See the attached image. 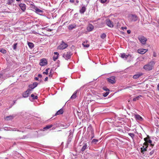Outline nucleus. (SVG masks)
<instances>
[{
    "label": "nucleus",
    "instance_id": "nucleus-1",
    "mask_svg": "<svg viewBox=\"0 0 159 159\" xmlns=\"http://www.w3.org/2000/svg\"><path fill=\"white\" fill-rule=\"evenodd\" d=\"M155 64L154 61H152L149 62L148 64L145 65L143 66V68L146 70H152Z\"/></svg>",
    "mask_w": 159,
    "mask_h": 159
},
{
    "label": "nucleus",
    "instance_id": "nucleus-2",
    "mask_svg": "<svg viewBox=\"0 0 159 159\" xmlns=\"http://www.w3.org/2000/svg\"><path fill=\"white\" fill-rule=\"evenodd\" d=\"M72 55V53L71 52L69 51L68 52L64 53L62 55V57L67 60L71 58V56Z\"/></svg>",
    "mask_w": 159,
    "mask_h": 159
},
{
    "label": "nucleus",
    "instance_id": "nucleus-3",
    "mask_svg": "<svg viewBox=\"0 0 159 159\" xmlns=\"http://www.w3.org/2000/svg\"><path fill=\"white\" fill-rule=\"evenodd\" d=\"M68 46L67 43H65L63 41H62L61 43L57 47L58 49H64L66 48Z\"/></svg>",
    "mask_w": 159,
    "mask_h": 159
},
{
    "label": "nucleus",
    "instance_id": "nucleus-4",
    "mask_svg": "<svg viewBox=\"0 0 159 159\" xmlns=\"http://www.w3.org/2000/svg\"><path fill=\"white\" fill-rule=\"evenodd\" d=\"M138 39L143 44H145L146 43L147 39L143 35H139L138 37Z\"/></svg>",
    "mask_w": 159,
    "mask_h": 159
},
{
    "label": "nucleus",
    "instance_id": "nucleus-5",
    "mask_svg": "<svg viewBox=\"0 0 159 159\" xmlns=\"http://www.w3.org/2000/svg\"><path fill=\"white\" fill-rule=\"evenodd\" d=\"M144 140L145 141V142L144 143H143V145L145 146H148V143H149L150 144L151 146L152 147L154 145V144H152V141L149 139V138L147 137L144 138Z\"/></svg>",
    "mask_w": 159,
    "mask_h": 159
},
{
    "label": "nucleus",
    "instance_id": "nucleus-6",
    "mask_svg": "<svg viewBox=\"0 0 159 159\" xmlns=\"http://www.w3.org/2000/svg\"><path fill=\"white\" fill-rule=\"evenodd\" d=\"M107 81L109 83L113 84L115 83V77L114 76H112L109 78L107 79Z\"/></svg>",
    "mask_w": 159,
    "mask_h": 159
},
{
    "label": "nucleus",
    "instance_id": "nucleus-7",
    "mask_svg": "<svg viewBox=\"0 0 159 159\" xmlns=\"http://www.w3.org/2000/svg\"><path fill=\"white\" fill-rule=\"evenodd\" d=\"M31 93V90L28 89L27 90L23 93L22 95L24 98H27L29 96V94Z\"/></svg>",
    "mask_w": 159,
    "mask_h": 159
},
{
    "label": "nucleus",
    "instance_id": "nucleus-8",
    "mask_svg": "<svg viewBox=\"0 0 159 159\" xmlns=\"http://www.w3.org/2000/svg\"><path fill=\"white\" fill-rule=\"evenodd\" d=\"M48 62L46 59L43 58L40 60L39 65L42 66H44L47 64Z\"/></svg>",
    "mask_w": 159,
    "mask_h": 159
},
{
    "label": "nucleus",
    "instance_id": "nucleus-9",
    "mask_svg": "<svg viewBox=\"0 0 159 159\" xmlns=\"http://www.w3.org/2000/svg\"><path fill=\"white\" fill-rule=\"evenodd\" d=\"M38 85V84L37 82L33 83L32 84H30L29 85V87L30 90L31 91L32 90L35 88Z\"/></svg>",
    "mask_w": 159,
    "mask_h": 159
},
{
    "label": "nucleus",
    "instance_id": "nucleus-10",
    "mask_svg": "<svg viewBox=\"0 0 159 159\" xmlns=\"http://www.w3.org/2000/svg\"><path fill=\"white\" fill-rule=\"evenodd\" d=\"M130 19L132 21H135L138 20V17L134 14H132L129 16Z\"/></svg>",
    "mask_w": 159,
    "mask_h": 159
},
{
    "label": "nucleus",
    "instance_id": "nucleus-11",
    "mask_svg": "<svg viewBox=\"0 0 159 159\" xmlns=\"http://www.w3.org/2000/svg\"><path fill=\"white\" fill-rule=\"evenodd\" d=\"M148 51V49H138V53L143 54H144L146 52Z\"/></svg>",
    "mask_w": 159,
    "mask_h": 159
},
{
    "label": "nucleus",
    "instance_id": "nucleus-12",
    "mask_svg": "<svg viewBox=\"0 0 159 159\" xmlns=\"http://www.w3.org/2000/svg\"><path fill=\"white\" fill-rule=\"evenodd\" d=\"M19 6L23 11H24L26 9V5L24 3H21L19 4Z\"/></svg>",
    "mask_w": 159,
    "mask_h": 159
},
{
    "label": "nucleus",
    "instance_id": "nucleus-13",
    "mask_svg": "<svg viewBox=\"0 0 159 159\" xmlns=\"http://www.w3.org/2000/svg\"><path fill=\"white\" fill-rule=\"evenodd\" d=\"M106 23L107 25L110 27H113V23L109 19L107 20L106 21Z\"/></svg>",
    "mask_w": 159,
    "mask_h": 159
},
{
    "label": "nucleus",
    "instance_id": "nucleus-14",
    "mask_svg": "<svg viewBox=\"0 0 159 159\" xmlns=\"http://www.w3.org/2000/svg\"><path fill=\"white\" fill-rule=\"evenodd\" d=\"M76 27V25L75 24H70L69 25L68 28L70 30H71Z\"/></svg>",
    "mask_w": 159,
    "mask_h": 159
},
{
    "label": "nucleus",
    "instance_id": "nucleus-15",
    "mask_svg": "<svg viewBox=\"0 0 159 159\" xmlns=\"http://www.w3.org/2000/svg\"><path fill=\"white\" fill-rule=\"evenodd\" d=\"M88 148V145L87 143H84L83 146L81 148V150L82 152L84 151L86 149Z\"/></svg>",
    "mask_w": 159,
    "mask_h": 159
},
{
    "label": "nucleus",
    "instance_id": "nucleus-16",
    "mask_svg": "<svg viewBox=\"0 0 159 159\" xmlns=\"http://www.w3.org/2000/svg\"><path fill=\"white\" fill-rule=\"evenodd\" d=\"M121 57L123 58H125L127 59L129 56V55H126L125 53H121L120 54Z\"/></svg>",
    "mask_w": 159,
    "mask_h": 159
},
{
    "label": "nucleus",
    "instance_id": "nucleus-17",
    "mask_svg": "<svg viewBox=\"0 0 159 159\" xmlns=\"http://www.w3.org/2000/svg\"><path fill=\"white\" fill-rule=\"evenodd\" d=\"M63 111L62 108L59 110L55 114V116L61 114L63 113Z\"/></svg>",
    "mask_w": 159,
    "mask_h": 159
},
{
    "label": "nucleus",
    "instance_id": "nucleus-18",
    "mask_svg": "<svg viewBox=\"0 0 159 159\" xmlns=\"http://www.w3.org/2000/svg\"><path fill=\"white\" fill-rule=\"evenodd\" d=\"M135 116L136 120H142V117L139 115L137 114Z\"/></svg>",
    "mask_w": 159,
    "mask_h": 159
},
{
    "label": "nucleus",
    "instance_id": "nucleus-19",
    "mask_svg": "<svg viewBox=\"0 0 159 159\" xmlns=\"http://www.w3.org/2000/svg\"><path fill=\"white\" fill-rule=\"evenodd\" d=\"M14 118L13 116H6L5 118V119L6 120H9L12 119Z\"/></svg>",
    "mask_w": 159,
    "mask_h": 159
},
{
    "label": "nucleus",
    "instance_id": "nucleus-20",
    "mask_svg": "<svg viewBox=\"0 0 159 159\" xmlns=\"http://www.w3.org/2000/svg\"><path fill=\"white\" fill-rule=\"evenodd\" d=\"M86 8L85 7L83 6L82 7V8L80 9V12L81 14H84V12L85 11Z\"/></svg>",
    "mask_w": 159,
    "mask_h": 159
},
{
    "label": "nucleus",
    "instance_id": "nucleus-21",
    "mask_svg": "<svg viewBox=\"0 0 159 159\" xmlns=\"http://www.w3.org/2000/svg\"><path fill=\"white\" fill-rule=\"evenodd\" d=\"M27 43H28V45L30 49H32V48H34V44L33 43H31L30 42H28Z\"/></svg>",
    "mask_w": 159,
    "mask_h": 159
},
{
    "label": "nucleus",
    "instance_id": "nucleus-22",
    "mask_svg": "<svg viewBox=\"0 0 159 159\" xmlns=\"http://www.w3.org/2000/svg\"><path fill=\"white\" fill-rule=\"evenodd\" d=\"M93 29V26L92 25H89L87 28V30L88 31H92Z\"/></svg>",
    "mask_w": 159,
    "mask_h": 159
},
{
    "label": "nucleus",
    "instance_id": "nucleus-23",
    "mask_svg": "<svg viewBox=\"0 0 159 159\" xmlns=\"http://www.w3.org/2000/svg\"><path fill=\"white\" fill-rule=\"evenodd\" d=\"M76 93H77V92L75 91L74 92V93L73 94V95H72L70 98V99H75V98L77 97L76 96Z\"/></svg>",
    "mask_w": 159,
    "mask_h": 159
},
{
    "label": "nucleus",
    "instance_id": "nucleus-24",
    "mask_svg": "<svg viewBox=\"0 0 159 159\" xmlns=\"http://www.w3.org/2000/svg\"><path fill=\"white\" fill-rule=\"evenodd\" d=\"M53 126L52 125H47L45 127L43 128L44 130H47L48 129L51 128Z\"/></svg>",
    "mask_w": 159,
    "mask_h": 159
},
{
    "label": "nucleus",
    "instance_id": "nucleus-25",
    "mask_svg": "<svg viewBox=\"0 0 159 159\" xmlns=\"http://www.w3.org/2000/svg\"><path fill=\"white\" fill-rule=\"evenodd\" d=\"M142 75V74H140L135 75H134L133 76V78L134 79H136L138 78Z\"/></svg>",
    "mask_w": 159,
    "mask_h": 159
},
{
    "label": "nucleus",
    "instance_id": "nucleus-26",
    "mask_svg": "<svg viewBox=\"0 0 159 159\" xmlns=\"http://www.w3.org/2000/svg\"><path fill=\"white\" fill-rule=\"evenodd\" d=\"M147 147L148 146H147L145 148H144V146H143V147L141 148V152L142 153H143V152L147 151Z\"/></svg>",
    "mask_w": 159,
    "mask_h": 159
},
{
    "label": "nucleus",
    "instance_id": "nucleus-27",
    "mask_svg": "<svg viewBox=\"0 0 159 159\" xmlns=\"http://www.w3.org/2000/svg\"><path fill=\"white\" fill-rule=\"evenodd\" d=\"M98 141V139H93L91 143L93 144H96Z\"/></svg>",
    "mask_w": 159,
    "mask_h": 159
},
{
    "label": "nucleus",
    "instance_id": "nucleus-28",
    "mask_svg": "<svg viewBox=\"0 0 159 159\" xmlns=\"http://www.w3.org/2000/svg\"><path fill=\"white\" fill-rule=\"evenodd\" d=\"M35 11H36V12L37 13H42L43 12V11L42 10H41L39 9L38 7H37Z\"/></svg>",
    "mask_w": 159,
    "mask_h": 159
},
{
    "label": "nucleus",
    "instance_id": "nucleus-29",
    "mask_svg": "<svg viewBox=\"0 0 159 159\" xmlns=\"http://www.w3.org/2000/svg\"><path fill=\"white\" fill-rule=\"evenodd\" d=\"M14 1V0H7V4L8 5H11Z\"/></svg>",
    "mask_w": 159,
    "mask_h": 159
},
{
    "label": "nucleus",
    "instance_id": "nucleus-30",
    "mask_svg": "<svg viewBox=\"0 0 159 159\" xmlns=\"http://www.w3.org/2000/svg\"><path fill=\"white\" fill-rule=\"evenodd\" d=\"M31 8L33 10H36V9L37 7H36L35 5H34L33 4H31Z\"/></svg>",
    "mask_w": 159,
    "mask_h": 159
},
{
    "label": "nucleus",
    "instance_id": "nucleus-31",
    "mask_svg": "<svg viewBox=\"0 0 159 159\" xmlns=\"http://www.w3.org/2000/svg\"><path fill=\"white\" fill-rule=\"evenodd\" d=\"M82 44L84 47L88 48L89 46V44H85V42L83 43Z\"/></svg>",
    "mask_w": 159,
    "mask_h": 159
},
{
    "label": "nucleus",
    "instance_id": "nucleus-32",
    "mask_svg": "<svg viewBox=\"0 0 159 159\" xmlns=\"http://www.w3.org/2000/svg\"><path fill=\"white\" fill-rule=\"evenodd\" d=\"M31 97L33 99H36L38 98V97L37 96H35L33 94L31 95Z\"/></svg>",
    "mask_w": 159,
    "mask_h": 159
},
{
    "label": "nucleus",
    "instance_id": "nucleus-33",
    "mask_svg": "<svg viewBox=\"0 0 159 159\" xmlns=\"http://www.w3.org/2000/svg\"><path fill=\"white\" fill-rule=\"evenodd\" d=\"M128 135L133 139L134 138V133H129L128 134Z\"/></svg>",
    "mask_w": 159,
    "mask_h": 159
},
{
    "label": "nucleus",
    "instance_id": "nucleus-34",
    "mask_svg": "<svg viewBox=\"0 0 159 159\" xmlns=\"http://www.w3.org/2000/svg\"><path fill=\"white\" fill-rule=\"evenodd\" d=\"M0 52L3 53H6L7 52L6 50L3 48L0 49Z\"/></svg>",
    "mask_w": 159,
    "mask_h": 159
},
{
    "label": "nucleus",
    "instance_id": "nucleus-35",
    "mask_svg": "<svg viewBox=\"0 0 159 159\" xmlns=\"http://www.w3.org/2000/svg\"><path fill=\"white\" fill-rule=\"evenodd\" d=\"M49 70V68H48L45 70V71L43 72V74H44L48 75V70Z\"/></svg>",
    "mask_w": 159,
    "mask_h": 159
},
{
    "label": "nucleus",
    "instance_id": "nucleus-36",
    "mask_svg": "<svg viewBox=\"0 0 159 159\" xmlns=\"http://www.w3.org/2000/svg\"><path fill=\"white\" fill-rule=\"evenodd\" d=\"M141 95H140L139 96H138L135 98H134L133 99V101H135L139 100L140 97H141Z\"/></svg>",
    "mask_w": 159,
    "mask_h": 159
},
{
    "label": "nucleus",
    "instance_id": "nucleus-37",
    "mask_svg": "<svg viewBox=\"0 0 159 159\" xmlns=\"http://www.w3.org/2000/svg\"><path fill=\"white\" fill-rule=\"evenodd\" d=\"M53 75V72H52V70H51L49 73V76L50 77H52Z\"/></svg>",
    "mask_w": 159,
    "mask_h": 159
},
{
    "label": "nucleus",
    "instance_id": "nucleus-38",
    "mask_svg": "<svg viewBox=\"0 0 159 159\" xmlns=\"http://www.w3.org/2000/svg\"><path fill=\"white\" fill-rule=\"evenodd\" d=\"M106 34L103 33L101 35V37L102 39H103L106 37Z\"/></svg>",
    "mask_w": 159,
    "mask_h": 159
},
{
    "label": "nucleus",
    "instance_id": "nucleus-39",
    "mask_svg": "<svg viewBox=\"0 0 159 159\" xmlns=\"http://www.w3.org/2000/svg\"><path fill=\"white\" fill-rule=\"evenodd\" d=\"M109 93V92H107L105 93H104L103 94V96L104 97H107Z\"/></svg>",
    "mask_w": 159,
    "mask_h": 159
},
{
    "label": "nucleus",
    "instance_id": "nucleus-40",
    "mask_svg": "<svg viewBox=\"0 0 159 159\" xmlns=\"http://www.w3.org/2000/svg\"><path fill=\"white\" fill-rule=\"evenodd\" d=\"M17 43H16L13 45V48L14 50H16L17 47Z\"/></svg>",
    "mask_w": 159,
    "mask_h": 159
},
{
    "label": "nucleus",
    "instance_id": "nucleus-41",
    "mask_svg": "<svg viewBox=\"0 0 159 159\" xmlns=\"http://www.w3.org/2000/svg\"><path fill=\"white\" fill-rule=\"evenodd\" d=\"M58 56H54L53 57V60L54 61H55L58 58Z\"/></svg>",
    "mask_w": 159,
    "mask_h": 159
},
{
    "label": "nucleus",
    "instance_id": "nucleus-42",
    "mask_svg": "<svg viewBox=\"0 0 159 159\" xmlns=\"http://www.w3.org/2000/svg\"><path fill=\"white\" fill-rule=\"evenodd\" d=\"M155 150H153L152 151H151L149 153V155H152L154 152Z\"/></svg>",
    "mask_w": 159,
    "mask_h": 159
},
{
    "label": "nucleus",
    "instance_id": "nucleus-43",
    "mask_svg": "<svg viewBox=\"0 0 159 159\" xmlns=\"http://www.w3.org/2000/svg\"><path fill=\"white\" fill-rule=\"evenodd\" d=\"M69 136L70 137V139L72 138L73 137V134L71 132L70 133Z\"/></svg>",
    "mask_w": 159,
    "mask_h": 159
},
{
    "label": "nucleus",
    "instance_id": "nucleus-44",
    "mask_svg": "<svg viewBox=\"0 0 159 159\" xmlns=\"http://www.w3.org/2000/svg\"><path fill=\"white\" fill-rule=\"evenodd\" d=\"M103 89L104 90H105L106 91L109 92V89H107V88H106V87H103Z\"/></svg>",
    "mask_w": 159,
    "mask_h": 159
},
{
    "label": "nucleus",
    "instance_id": "nucleus-45",
    "mask_svg": "<svg viewBox=\"0 0 159 159\" xmlns=\"http://www.w3.org/2000/svg\"><path fill=\"white\" fill-rule=\"evenodd\" d=\"M107 0H101V2L102 3H105L106 1Z\"/></svg>",
    "mask_w": 159,
    "mask_h": 159
},
{
    "label": "nucleus",
    "instance_id": "nucleus-46",
    "mask_svg": "<svg viewBox=\"0 0 159 159\" xmlns=\"http://www.w3.org/2000/svg\"><path fill=\"white\" fill-rule=\"evenodd\" d=\"M46 30L47 31H49V32L51 31L52 30V29H49V28H47L46 29Z\"/></svg>",
    "mask_w": 159,
    "mask_h": 159
},
{
    "label": "nucleus",
    "instance_id": "nucleus-47",
    "mask_svg": "<svg viewBox=\"0 0 159 159\" xmlns=\"http://www.w3.org/2000/svg\"><path fill=\"white\" fill-rule=\"evenodd\" d=\"M70 139V137H68V141H67V142L69 143L71 141V139Z\"/></svg>",
    "mask_w": 159,
    "mask_h": 159
},
{
    "label": "nucleus",
    "instance_id": "nucleus-48",
    "mask_svg": "<svg viewBox=\"0 0 159 159\" xmlns=\"http://www.w3.org/2000/svg\"><path fill=\"white\" fill-rule=\"evenodd\" d=\"M54 54L56 55V56H58V55H59V53L57 52H54Z\"/></svg>",
    "mask_w": 159,
    "mask_h": 159
},
{
    "label": "nucleus",
    "instance_id": "nucleus-49",
    "mask_svg": "<svg viewBox=\"0 0 159 159\" xmlns=\"http://www.w3.org/2000/svg\"><path fill=\"white\" fill-rule=\"evenodd\" d=\"M127 32L128 34H129L131 33V31L130 30H128L127 31Z\"/></svg>",
    "mask_w": 159,
    "mask_h": 159
},
{
    "label": "nucleus",
    "instance_id": "nucleus-50",
    "mask_svg": "<svg viewBox=\"0 0 159 159\" xmlns=\"http://www.w3.org/2000/svg\"><path fill=\"white\" fill-rule=\"evenodd\" d=\"M38 77L39 78H41L42 77V75L41 74H39L38 75Z\"/></svg>",
    "mask_w": 159,
    "mask_h": 159
},
{
    "label": "nucleus",
    "instance_id": "nucleus-51",
    "mask_svg": "<svg viewBox=\"0 0 159 159\" xmlns=\"http://www.w3.org/2000/svg\"><path fill=\"white\" fill-rule=\"evenodd\" d=\"M70 2L71 3H73L75 2L74 0H70Z\"/></svg>",
    "mask_w": 159,
    "mask_h": 159
},
{
    "label": "nucleus",
    "instance_id": "nucleus-52",
    "mask_svg": "<svg viewBox=\"0 0 159 159\" xmlns=\"http://www.w3.org/2000/svg\"><path fill=\"white\" fill-rule=\"evenodd\" d=\"M48 80V77H46L44 79V81H47Z\"/></svg>",
    "mask_w": 159,
    "mask_h": 159
},
{
    "label": "nucleus",
    "instance_id": "nucleus-53",
    "mask_svg": "<svg viewBox=\"0 0 159 159\" xmlns=\"http://www.w3.org/2000/svg\"><path fill=\"white\" fill-rule=\"evenodd\" d=\"M153 56L155 57H156V54L155 52H153Z\"/></svg>",
    "mask_w": 159,
    "mask_h": 159
},
{
    "label": "nucleus",
    "instance_id": "nucleus-54",
    "mask_svg": "<svg viewBox=\"0 0 159 159\" xmlns=\"http://www.w3.org/2000/svg\"><path fill=\"white\" fill-rule=\"evenodd\" d=\"M157 89L159 91V84H158L157 86Z\"/></svg>",
    "mask_w": 159,
    "mask_h": 159
},
{
    "label": "nucleus",
    "instance_id": "nucleus-55",
    "mask_svg": "<svg viewBox=\"0 0 159 159\" xmlns=\"http://www.w3.org/2000/svg\"><path fill=\"white\" fill-rule=\"evenodd\" d=\"M38 79H38V77H35V80H38Z\"/></svg>",
    "mask_w": 159,
    "mask_h": 159
},
{
    "label": "nucleus",
    "instance_id": "nucleus-56",
    "mask_svg": "<svg viewBox=\"0 0 159 159\" xmlns=\"http://www.w3.org/2000/svg\"><path fill=\"white\" fill-rule=\"evenodd\" d=\"M69 126V125H66V126H64L65 127V128H66L68 127Z\"/></svg>",
    "mask_w": 159,
    "mask_h": 159
},
{
    "label": "nucleus",
    "instance_id": "nucleus-57",
    "mask_svg": "<svg viewBox=\"0 0 159 159\" xmlns=\"http://www.w3.org/2000/svg\"><path fill=\"white\" fill-rule=\"evenodd\" d=\"M85 42V43H87L88 42V40H85V41H84Z\"/></svg>",
    "mask_w": 159,
    "mask_h": 159
},
{
    "label": "nucleus",
    "instance_id": "nucleus-58",
    "mask_svg": "<svg viewBox=\"0 0 159 159\" xmlns=\"http://www.w3.org/2000/svg\"><path fill=\"white\" fill-rule=\"evenodd\" d=\"M121 29H122V30H123L124 29V27H121Z\"/></svg>",
    "mask_w": 159,
    "mask_h": 159
},
{
    "label": "nucleus",
    "instance_id": "nucleus-59",
    "mask_svg": "<svg viewBox=\"0 0 159 159\" xmlns=\"http://www.w3.org/2000/svg\"><path fill=\"white\" fill-rule=\"evenodd\" d=\"M94 137V135H93V136L91 137V139H92Z\"/></svg>",
    "mask_w": 159,
    "mask_h": 159
},
{
    "label": "nucleus",
    "instance_id": "nucleus-60",
    "mask_svg": "<svg viewBox=\"0 0 159 159\" xmlns=\"http://www.w3.org/2000/svg\"><path fill=\"white\" fill-rule=\"evenodd\" d=\"M127 29V27H124V29Z\"/></svg>",
    "mask_w": 159,
    "mask_h": 159
},
{
    "label": "nucleus",
    "instance_id": "nucleus-61",
    "mask_svg": "<svg viewBox=\"0 0 159 159\" xmlns=\"http://www.w3.org/2000/svg\"><path fill=\"white\" fill-rule=\"evenodd\" d=\"M129 87H129V86H127V87H126V88L125 89H127V88H129Z\"/></svg>",
    "mask_w": 159,
    "mask_h": 159
},
{
    "label": "nucleus",
    "instance_id": "nucleus-62",
    "mask_svg": "<svg viewBox=\"0 0 159 159\" xmlns=\"http://www.w3.org/2000/svg\"><path fill=\"white\" fill-rule=\"evenodd\" d=\"M21 0H16V1L17 2H19V1H20Z\"/></svg>",
    "mask_w": 159,
    "mask_h": 159
},
{
    "label": "nucleus",
    "instance_id": "nucleus-63",
    "mask_svg": "<svg viewBox=\"0 0 159 159\" xmlns=\"http://www.w3.org/2000/svg\"><path fill=\"white\" fill-rule=\"evenodd\" d=\"M76 2L78 3L79 2V1L78 0L76 1Z\"/></svg>",
    "mask_w": 159,
    "mask_h": 159
},
{
    "label": "nucleus",
    "instance_id": "nucleus-64",
    "mask_svg": "<svg viewBox=\"0 0 159 159\" xmlns=\"http://www.w3.org/2000/svg\"><path fill=\"white\" fill-rule=\"evenodd\" d=\"M1 137L0 136V139H1Z\"/></svg>",
    "mask_w": 159,
    "mask_h": 159
}]
</instances>
